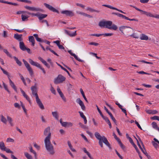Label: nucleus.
<instances>
[{
    "instance_id": "nucleus-8",
    "label": "nucleus",
    "mask_w": 159,
    "mask_h": 159,
    "mask_svg": "<svg viewBox=\"0 0 159 159\" xmlns=\"http://www.w3.org/2000/svg\"><path fill=\"white\" fill-rule=\"evenodd\" d=\"M23 62L26 67L28 70V71H29L30 75H33V72L32 69L30 67L29 64L24 59L23 60Z\"/></svg>"
},
{
    "instance_id": "nucleus-30",
    "label": "nucleus",
    "mask_w": 159,
    "mask_h": 159,
    "mask_svg": "<svg viewBox=\"0 0 159 159\" xmlns=\"http://www.w3.org/2000/svg\"><path fill=\"white\" fill-rule=\"evenodd\" d=\"M152 127L156 129L157 130L159 131V127H158L155 122H153L152 124Z\"/></svg>"
},
{
    "instance_id": "nucleus-44",
    "label": "nucleus",
    "mask_w": 159,
    "mask_h": 159,
    "mask_svg": "<svg viewBox=\"0 0 159 159\" xmlns=\"http://www.w3.org/2000/svg\"><path fill=\"white\" fill-rule=\"evenodd\" d=\"M109 116H110L111 119L113 121L114 123L116 125H117L116 124V121L113 115H112L111 113H110Z\"/></svg>"
},
{
    "instance_id": "nucleus-38",
    "label": "nucleus",
    "mask_w": 159,
    "mask_h": 159,
    "mask_svg": "<svg viewBox=\"0 0 159 159\" xmlns=\"http://www.w3.org/2000/svg\"><path fill=\"white\" fill-rule=\"evenodd\" d=\"M87 10H89L91 12H96L97 13H99L100 12L99 11L95 10L94 9L91 7H87Z\"/></svg>"
},
{
    "instance_id": "nucleus-22",
    "label": "nucleus",
    "mask_w": 159,
    "mask_h": 159,
    "mask_svg": "<svg viewBox=\"0 0 159 159\" xmlns=\"http://www.w3.org/2000/svg\"><path fill=\"white\" fill-rule=\"evenodd\" d=\"M20 48L22 51H24L26 50V47L25 46L24 43L21 41L20 42Z\"/></svg>"
},
{
    "instance_id": "nucleus-6",
    "label": "nucleus",
    "mask_w": 159,
    "mask_h": 159,
    "mask_svg": "<svg viewBox=\"0 0 159 159\" xmlns=\"http://www.w3.org/2000/svg\"><path fill=\"white\" fill-rule=\"evenodd\" d=\"M0 149L2 151H6L7 153H13L12 151L5 147L4 143L2 141L0 142Z\"/></svg>"
},
{
    "instance_id": "nucleus-20",
    "label": "nucleus",
    "mask_w": 159,
    "mask_h": 159,
    "mask_svg": "<svg viewBox=\"0 0 159 159\" xmlns=\"http://www.w3.org/2000/svg\"><path fill=\"white\" fill-rule=\"evenodd\" d=\"M47 16V14L39 13H38V17L39 20H41L45 18Z\"/></svg>"
},
{
    "instance_id": "nucleus-24",
    "label": "nucleus",
    "mask_w": 159,
    "mask_h": 159,
    "mask_svg": "<svg viewBox=\"0 0 159 159\" xmlns=\"http://www.w3.org/2000/svg\"><path fill=\"white\" fill-rule=\"evenodd\" d=\"M65 32L66 34H67L71 37H74L77 35L76 31H75L74 33H71L70 32L67 30H65Z\"/></svg>"
},
{
    "instance_id": "nucleus-39",
    "label": "nucleus",
    "mask_w": 159,
    "mask_h": 159,
    "mask_svg": "<svg viewBox=\"0 0 159 159\" xmlns=\"http://www.w3.org/2000/svg\"><path fill=\"white\" fill-rule=\"evenodd\" d=\"M21 19L23 21H25L28 20V18L29 16H26L25 15H22L21 16Z\"/></svg>"
},
{
    "instance_id": "nucleus-7",
    "label": "nucleus",
    "mask_w": 159,
    "mask_h": 159,
    "mask_svg": "<svg viewBox=\"0 0 159 159\" xmlns=\"http://www.w3.org/2000/svg\"><path fill=\"white\" fill-rule=\"evenodd\" d=\"M66 80V78L62 75H59L58 77L55 79L54 82L55 84H57L59 83H62Z\"/></svg>"
},
{
    "instance_id": "nucleus-14",
    "label": "nucleus",
    "mask_w": 159,
    "mask_h": 159,
    "mask_svg": "<svg viewBox=\"0 0 159 159\" xmlns=\"http://www.w3.org/2000/svg\"><path fill=\"white\" fill-rule=\"evenodd\" d=\"M128 27L122 26L120 27V30L124 34L126 35L128 30Z\"/></svg>"
},
{
    "instance_id": "nucleus-52",
    "label": "nucleus",
    "mask_w": 159,
    "mask_h": 159,
    "mask_svg": "<svg viewBox=\"0 0 159 159\" xmlns=\"http://www.w3.org/2000/svg\"><path fill=\"white\" fill-rule=\"evenodd\" d=\"M80 105L81 106V108L82 109V110H83V111L85 110V107L84 105L83 102H82L80 104Z\"/></svg>"
},
{
    "instance_id": "nucleus-2",
    "label": "nucleus",
    "mask_w": 159,
    "mask_h": 159,
    "mask_svg": "<svg viewBox=\"0 0 159 159\" xmlns=\"http://www.w3.org/2000/svg\"><path fill=\"white\" fill-rule=\"evenodd\" d=\"M98 25L101 28L105 27L110 30H116L118 28L117 26L112 24L111 21H105L104 20L100 21L98 23Z\"/></svg>"
},
{
    "instance_id": "nucleus-9",
    "label": "nucleus",
    "mask_w": 159,
    "mask_h": 159,
    "mask_svg": "<svg viewBox=\"0 0 159 159\" xmlns=\"http://www.w3.org/2000/svg\"><path fill=\"white\" fill-rule=\"evenodd\" d=\"M137 137L138 138L139 140V141L141 143L142 145L143 148H142V147L141 146V145H140V143H139V141H138V140L135 137V138L136 139V140H137V145H138V146L139 147V148H140V149L142 151V152L143 153H144V150H145V149L144 145V144H143V142H142V141L141 140L140 138L137 135Z\"/></svg>"
},
{
    "instance_id": "nucleus-13",
    "label": "nucleus",
    "mask_w": 159,
    "mask_h": 159,
    "mask_svg": "<svg viewBox=\"0 0 159 159\" xmlns=\"http://www.w3.org/2000/svg\"><path fill=\"white\" fill-rule=\"evenodd\" d=\"M31 89L32 92V94L33 95H34L35 96L36 99L38 98L39 96L37 93V89L35 85L34 86H32L31 87Z\"/></svg>"
},
{
    "instance_id": "nucleus-43",
    "label": "nucleus",
    "mask_w": 159,
    "mask_h": 159,
    "mask_svg": "<svg viewBox=\"0 0 159 159\" xmlns=\"http://www.w3.org/2000/svg\"><path fill=\"white\" fill-rule=\"evenodd\" d=\"M120 146L124 151H126V148L125 146L123 144L122 142L120 141Z\"/></svg>"
},
{
    "instance_id": "nucleus-18",
    "label": "nucleus",
    "mask_w": 159,
    "mask_h": 159,
    "mask_svg": "<svg viewBox=\"0 0 159 159\" xmlns=\"http://www.w3.org/2000/svg\"><path fill=\"white\" fill-rule=\"evenodd\" d=\"M22 34H15L14 35V38L19 41L20 42L22 40Z\"/></svg>"
},
{
    "instance_id": "nucleus-34",
    "label": "nucleus",
    "mask_w": 159,
    "mask_h": 159,
    "mask_svg": "<svg viewBox=\"0 0 159 159\" xmlns=\"http://www.w3.org/2000/svg\"><path fill=\"white\" fill-rule=\"evenodd\" d=\"M57 64V65L58 66H59L61 67V69L62 70H64L68 74L69 76H71L70 75L69 73V71L65 68L63 67L61 65H60V64H58L57 62H56Z\"/></svg>"
},
{
    "instance_id": "nucleus-45",
    "label": "nucleus",
    "mask_w": 159,
    "mask_h": 159,
    "mask_svg": "<svg viewBox=\"0 0 159 159\" xmlns=\"http://www.w3.org/2000/svg\"><path fill=\"white\" fill-rule=\"evenodd\" d=\"M112 135L114 137L115 139H116V140L118 142V143H119V138L117 137V136L115 133L113 132Z\"/></svg>"
},
{
    "instance_id": "nucleus-11",
    "label": "nucleus",
    "mask_w": 159,
    "mask_h": 159,
    "mask_svg": "<svg viewBox=\"0 0 159 159\" xmlns=\"http://www.w3.org/2000/svg\"><path fill=\"white\" fill-rule=\"evenodd\" d=\"M44 5L46 7V8H48L50 10L52 11L53 12H57L58 14L59 13V12L58 10L52 6L46 3H44Z\"/></svg>"
},
{
    "instance_id": "nucleus-56",
    "label": "nucleus",
    "mask_w": 159,
    "mask_h": 159,
    "mask_svg": "<svg viewBox=\"0 0 159 159\" xmlns=\"http://www.w3.org/2000/svg\"><path fill=\"white\" fill-rule=\"evenodd\" d=\"M158 113V111L155 110H152V111L151 112H148V113L150 114H157Z\"/></svg>"
},
{
    "instance_id": "nucleus-64",
    "label": "nucleus",
    "mask_w": 159,
    "mask_h": 159,
    "mask_svg": "<svg viewBox=\"0 0 159 159\" xmlns=\"http://www.w3.org/2000/svg\"><path fill=\"white\" fill-rule=\"evenodd\" d=\"M24 97L30 103L31 101L30 99L27 95H26Z\"/></svg>"
},
{
    "instance_id": "nucleus-48",
    "label": "nucleus",
    "mask_w": 159,
    "mask_h": 159,
    "mask_svg": "<svg viewBox=\"0 0 159 159\" xmlns=\"http://www.w3.org/2000/svg\"><path fill=\"white\" fill-rule=\"evenodd\" d=\"M138 61L139 62H143L148 64H153V63L152 62L146 61L143 60Z\"/></svg>"
},
{
    "instance_id": "nucleus-23",
    "label": "nucleus",
    "mask_w": 159,
    "mask_h": 159,
    "mask_svg": "<svg viewBox=\"0 0 159 159\" xmlns=\"http://www.w3.org/2000/svg\"><path fill=\"white\" fill-rule=\"evenodd\" d=\"M9 83L11 87L16 92H17V88L16 86L15 85L14 83L11 81V79H9Z\"/></svg>"
},
{
    "instance_id": "nucleus-51",
    "label": "nucleus",
    "mask_w": 159,
    "mask_h": 159,
    "mask_svg": "<svg viewBox=\"0 0 159 159\" xmlns=\"http://www.w3.org/2000/svg\"><path fill=\"white\" fill-rule=\"evenodd\" d=\"M80 105L81 106V108L82 109V110H83V111L85 110V107L84 105L83 102H82L80 104Z\"/></svg>"
},
{
    "instance_id": "nucleus-47",
    "label": "nucleus",
    "mask_w": 159,
    "mask_h": 159,
    "mask_svg": "<svg viewBox=\"0 0 159 159\" xmlns=\"http://www.w3.org/2000/svg\"><path fill=\"white\" fill-rule=\"evenodd\" d=\"M132 145L134 146V147L135 148L136 152H138L139 154H140V152H139L138 148L137 147L136 145L135 144V143L134 144Z\"/></svg>"
},
{
    "instance_id": "nucleus-59",
    "label": "nucleus",
    "mask_w": 159,
    "mask_h": 159,
    "mask_svg": "<svg viewBox=\"0 0 159 159\" xmlns=\"http://www.w3.org/2000/svg\"><path fill=\"white\" fill-rule=\"evenodd\" d=\"M48 68H49L50 67V65L47 63L46 61H45L43 63Z\"/></svg>"
},
{
    "instance_id": "nucleus-60",
    "label": "nucleus",
    "mask_w": 159,
    "mask_h": 159,
    "mask_svg": "<svg viewBox=\"0 0 159 159\" xmlns=\"http://www.w3.org/2000/svg\"><path fill=\"white\" fill-rule=\"evenodd\" d=\"M104 36H110L113 35V34L112 33H105V34H102Z\"/></svg>"
},
{
    "instance_id": "nucleus-63",
    "label": "nucleus",
    "mask_w": 159,
    "mask_h": 159,
    "mask_svg": "<svg viewBox=\"0 0 159 159\" xmlns=\"http://www.w3.org/2000/svg\"><path fill=\"white\" fill-rule=\"evenodd\" d=\"M152 145H153V146L156 148H157L158 146V144L155 143V142L154 141H152Z\"/></svg>"
},
{
    "instance_id": "nucleus-5",
    "label": "nucleus",
    "mask_w": 159,
    "mask_h": 159,
    "mask_svg": "<svg viewBox=\"0 0 159 159\" xmlns=\"http://www.w3.org/2000/svg\"><path fill=\"white\" fill-rule=\"evenodd\" d=\"M29 62L31 65L36 66L40 68L44 74L46 73V71L44 68H42L41 66L38 63L34 61L31 59H29Z\"/></svg>"
},
{
    "instance_id": "nucleus-21",
    "label": "nucleus",
    "mask_w": 159,
    "mask_h": 159,
    "mask_svg": "<svg viewBox=\"0 0 159 159\" xmlns=\"http://www.w3.org/2000/svg\"><path fill=\"white\" fill-rule=\"evenodd\" d=\"M50 127L48 126L44 130V134L46 136L48 134V135L49 134H51V133L50 132Z\"/></svg>"
},
{
    "instance_id": "nucleus-42",
    "label": "nucleus",
    "mask_w": 159,
    "mask_h": 159,
    "mask_svg": "<svg viewBox=\"0 0 159 159\" xmlns=\"http://www.w3.org/2000/svg\"><path fill=\"white\" fill-rule=\"evenodd\" d=\"M3 85L5 90H6L9 93H10V92L8 90L7 85L3 82Z\"/></svg>"
},
{
    "instance_id": "nucleus-35",
    "label": "nucleus",
    "mask_w": 159,
    "mask_h": 159,
    "mask_svg": "<svg viewBox=\"0 0 159 159\" xmlns=\"http://www.w3.org/2000/svg\"><path fill=\"white\" fill-rule=\"evenodd\" d=\"M67 143L68 144L69 148L72 151L74 152H76L75 150L73 148L71 144L70 141H67Z\"/></svg>"
},
{
    "instance_id": "nucleus-3",
    "label": "nucleus",
    "mask_w": 159,
    "mask_h": 159,
    "mask_svg": "<svg viewBox=\"0 0 159 159\" xmlns=\"http://www.w3.org/2000/svg\"><path fill=\"white\" fill-rule=\"evenodd\" d=\"M95 136L96 138L99 140V144L101 148L103 147V144L102 143V142H103L110 149H111V148L109 143L107 139L104 136H101L100 134L97 132L95 133Z\"/></svg>"
},
{
    "instance_id": "nucleus-53",
    "label": "nucleus",
    "mask_w": 159,
    "mask_h": 159,
    "mask_svg": "<svg viewBox=\"0 0 159 159\" xmlns=\"http://www.w3.org/2000/svg\"><path fill=\"white\" fill-rule=\"evenodd\" d=\"M73 57H74V58L77 61L80 62H83V61L81 60L75 54L74 55Z\"/></svg>"
},
{
    "instance_id": "nucleus-10",
    "label": "nucleus",
    "mask_w": 159,
    "mask_h": 159,
    "mask_svg": "<svg viewBox=\"0 0 159 159\" xmlns=\"http://www.w3.org/2000/svg\"><path fill=\"white\" fill-rule=\"evenodd\" d=\"M24 7L27 10L32 11H42V10L39 8H36L34 7H31L28 6H24Z\"/></svg>"
},
{
    "instance_id": "nucleus-55",
    "label": "nucleus",
    "mask_w": 159,
    "mask_h": 159,
    "mask_svg": "<svg viewBox=\"0 0 159 159\" xmlns=\"http://www.w3.org/2000/svg\"><path fill=\"white\" fill-rule=\"evenodd\" d=\"M147 157L148 159H151V157L150 156L148 155L146 150H144V153H143Z\"/></svg>"
},
{
    "instance_id": "nucleus-37",
    "label": "nucleus",
    "mask_w": 159,
    "mask_h": 159,
    "mask_svg": "<svg viewBox=\"0 0 159 159\" xmlns=\"http://www.w3.org/2000/svg\"><path fill=\"white\" fill-rule=\"evenodd\" d=\"M60 122L62 126L64 127H66L67 126V122H63L61 119L60 120Z\"/></svg>"
},
{
    "instance_id": "nucleus-58",
    "label": "nucleus",
    "mask_w": 159,
    "mask_h": 159,
    "mask_svg": "<svg viewBox=\"0 0 159 159\" xmlns=\"http://www.w3.org/2000/svg\"><path fill=\"white\" fill-rule=\"evenodd\" d=\"M81 136L84 139V140L87 142H89V141L86 138V136H84L83 134H81Z\"/></svg>"
},
{
    "instance_id": "nucleus-4",
    "label": "nucleus",
    "mask_w": 159,
    "mask_h": 159,
    "mask_svg": "<svg viewBox=\"0 0 159 159\" xmlns=\"http://www.w3.org/2000/svg\"><path fill=\"white\" fill-rule=\"evenodd\" d=\"M128 30L126 35L134 38L138 39L139 36L134 32V30L130 27H128Z\"/></svg>"
},
{
    "instance_id": "nucleus-50",
    "label": "nucleus",
    "mask_w": 159,
    "mask_h": 159,
    "mask_svg": "<svg viewBox=\"0 0 159 159\" xmlns=\"http://www.w3.org/2000/svg\"><path fill=\"white\" fill-rule=\"evenodd\" d=\"M6 142H14V140L11 138H7Z\"/></svg>"
},
{
    "instance_id": "nucleus-40",
    "label": "nucleus",
    "mask_w": 159,
    "mask_h": 159,
    "mask_svg": "<svg viewBox=\"0 0 159 159\" xmlns=\"http://www.w3.org/2000/svg\"><path fill=\"white\" fill-rule=\"evenodd\" d=\"M2 50H3V51L4 52H5L8 56L10 57H12L11 55L9 53L6 49L3 48Z\"/></svg>"
},
{
    "instance_id": "nucleus-16",
    "label": "nucleus",
    "mask_w": 159,
    "mask_h": 159,
    "mask_svg": "<svg viewBox=\"0 0 159 159\" xmlns=\"http://www.w3.org/2000/svg\"><path fill=\"white\" fill-rule=\"evenodd\" d=\"M60 41L59 40H57L53 41V43L57 44L59 49H64L65 48L62 45L60 44Z\"/></svg>"
},
{
    "instance_id": "nucleus-29",
    "label": "nucleus",
    "mask_w": 159,
    "mask_h": 159,
    "mask_svg": "<svg viewBox=\"0 0 159 159\" xmlns=\"http://www.w3.org/2000/svg\"><path fill=\"white\" fill-rule=\"evenodd\" d=\"M30 151V152L33 153L34 154V157L35 159H37V154L36 152L33 149L32 146H30L29 148Z\"/></svg>"
},
{
    "instance_id": "nucleus-49",
    "label": "nucleus",
    "mask_w": 159,
    "mask_h": 159,
    "mask_svg": "<svg viewBox=\"0 0 159 159\" xmlns=\"http://www.w3.org/2000/svg\"><path fill=\"white\" fill-rule=\"evenodd\" d=\"M103 34H91L89 35L90 36H95L97 37H99L103 35Z\"/></svg>"
},
{
    "instance_id": "nucleus-46",
    "label": "nucleus",
    "mask_w": 159,
    "mask_h": 159,
    "mask_svg": "<svg viewBox=\"0 0 159 159\" xmlns=\"http://www.w3.org/2000/svg\"><path fill=\"white\" fill-rule=\"evenodd\" d=\"M102 116V118L105 120V121L107 123V122L110 121L107 117L103 116V115H102V116Z\"/></svg>"
},
{
    "instance_id": "nucleus-54",
    "label": "nucleus",
    "mask_w": 159,
    "mask_h": 159,
    "mask_svg": "<svg viewBox=\"0 0 159 159\" xmlns=\"http://www.w3.org/2000/svg\"><path fill=\"white\" fill-rule=\"evenodd\" d=\"M2 36L4 38H6L8 37L7 36V32L6 31H4L3 32V34H2Z\"/></svg>"
},
{
    "instance_id": "nucleus-32",
    "label": "nucleus",
    "mask_w": 159,
    "mask_h": 159,
    "mask_svg": "<svg viewBox=\"0 0 159 159\" xmlns=\"http://www.w3.org/2000/svg\"><path fill=\"white\" fill-rule=\"evenodd\" d=\"M13 58L16 61V63L20 66L22 65V62L20 61L16 57H14Z\"/></svg>"
},
{
    "instance_id": "nucleus-57",
    "label": "nucleus",
    "mask_w": 159,
    "mask_h": 159,
    "mask_svg": "<svg viewBox=\"0 0 159 159\" xmlns=\"http://www.w3.org/2000/svg\"><path fill=\"white\" fill-rule=\"evenodd\" d=\"M28 13V14H29V15H31L32 16H36L38 17V13H31V12H29V13Z\"/></svg>"
},
{
    "instance_id": "nucleus-27",
    "label": "nucleus",
    "mask_w": 159,
    "mask_h": 159,
    "mask_svg": "<svg viewBox=\"0 0 159 159\" xmlns=\"http://www.w3.org/2000/svg\"><path fill=\"white\" fill-rule=\"evenodd\" d=\"M7 120L11 126H13L14 125L12 122V118L8 116H7Z\"/></svg>"
},
{
    "instance_id": "nucleus-28",
    "label": "nucleus",
    "mask_w": 159,
    "mask_h": 159,
    "mask_svg": "<svg viewBox=\"0 0 159 159\" xmlns=\"http://www.w3.org/2000/svg\"><path fill=\"white\" fill-rule=\"evenodd\" d=\"M140 39L141 40H147L148 39V37L147 35L142 34L141 35Z\"/></svg>"
},
{
    "instance_id": "nucleus-15",
    "label": "nucleus",
    "mask_w": 159,
    "mask_h": 159,
    "mask_svg": "<svg viewBox=\"0 0 159 159\" xmlns=\"http://www.w3.org/2000/svg\"><path fill=\"white\" fill-rule=\"evenodd\" d=\"M36 102L38 105H39V107L42 110L44 109V106L41 101L40 99L39 98H37L36 99Z\"/></svg>"
},
{
    "instance_id": "nucleus-31",
    "label": "nucleus",
    "mask_w": 159,
    "mask_h": 159,
    "mask_svg": "<svg viewBox=\"0 0 159 159\" xmlns=\"http://www.w3.org/2000/svg\"><path fill=\"white\" fill-rule=\"evenodd\" d=\"M52 114L53 117L57 120H58V115L57 111H54L52 112Z\"/></svg>"
},
{
    "instance_id": "nucleus-36",
    "label": "nucleus",
    "mask_w": 159,
    "mask_h": 159,
    "mask_svg": "<svg viewBox=\"0 0 159 159\" xmlns=\"http://www.w3.org/2000/svg\"><path fill=\"white\" fill-rule=\"evenodd\" d=\"M80 93H81L83 97L84 98V100H85V101L87 102H88V100H87L86 97L85 96L84 93L83 91V89H82L81 88L80 89Z\"/></svg>"
},
{
    "instance_id": "nucleus-41",
    "label": "nucleus",
    "mask_w": 159,
    "mask_h": 159,
    "mask_svg": "<svg viewBox=\"0 0 159 159\" xmlns=\"http://www.w3.org/2000/svg\"><path fill=\"white\" fill-rule=\"evenodd\" d=\"M120 109H121L122 110V111L125 114V116H127V111L124 108H122V105L120 104Z\"/></svg>"
},
{
    "instance_id": "nucleus-12",
    "label": "nucleus",
    "mask_w": 159,
    "mask_h": 159,
    "mask_svg": "<svg viewBox=\"0 0 159 159\" xmlns=\"http://www.w3.org/2000/svg\"><path fill=\"white\" fill-rule=\"evenodd\" d=\"M61 14H65L66 16H73L74 15V12L71 11L64 10L61 12Z\"/></svg>"
},
{
    "instance_id": "nucleus-26",
    "label": "nucleus",
    "mask_w": 159,
    "mask_h": 159,
    "mask_svg": "<svg viewBox=\"0 0 159 159\" xmlns=\"http://www.w3.org/2000/svg\"><path fill=\"white\" fill-rule=\"evenodd\" d=\"M0 120L5 124L7 123V120L6 118L2 115H0Z\"/></svg>"
},
{
    "instance_id": "nucleus-61",
    "label": "nucleus",
    "mask_w": 159,
    "mask_h": 159,
    "mask_svg": "<svg viewBox=\"0 0 159 159\" xmlns=\"http://www.w3.org/2000/svg\"><path fill=\"white\" fill-rule=\"evenodd\" d=\"M89 44L90 45H94L95 46H97L99 45L98 43L94 42H90L89 43Z\"/></svg>"
},
{
    "instance_id": "nucleus-1",
    "label": "nucleus",
    "mask_w": 159,
    "mask_h": 159,
    "mask_svg": "<svg viewBox=\"0 0 159 159\" xmlns=\"http://www.w3.org/2000/svg\"><path fill=\"white\" fill-rule=\"evenodd\" d=\"M50 139L51 134H49L44 139L45 145L46 150L49 152V154L53 155L55 153V151L54 147L50 142Z\"/></svg>"
},
{
    "instance_id": "nucleus-19",
    "label": "nucleus",
    "mask_w": 159,
    "mask_h": 159,
    "mask_svg": "<svg viewBox=\"0 0 159 159\" xmlns=\"http://www.w3.org/2000/svg\"><path fill=\"white\" fill-rule=\"evenodd\" d=\"M29 40L30 42L31 43V45L34 46L35 45V40L33 36H30L28 37Z\"/></svg>"
},
{
    "instance_id": "nucleus-62",
    "label": "nucleus",
    "mask_w": 159,
    "mask_h": 159,
    "mask_svg": "<svg viewBox=\"0 0 159 159\" xmlns=\"http://www.w3.org/2000/svg\"><path fill=\"white\" fill-rule=\"evenodd\" d=\"M77 102L78 103L79 105L82 103L83 102L81 100L80 98H78L76 100Z\"/></svg>"
},
{
    "instance_id": "nucleus-17",
    "label": "nucleus",
    "mask_w": 159,
    "mask_h": 159,
    "mask_svg": "<svg viewBox=\"0 0 159 159\" xmlns=\"http://www.w3.org/2000/svg\"><path fill=\"white\" fill-rule=\"evenodd\" d=\"M0 2L4 3L7 4H8L13 5H14L15 6H17L18 5V4L16 3H13L12 2H9L8 1H5L4 0H0Z\"/></svg>"
},
{
    "instance_id": "nucleus-33",
    "label": "nucleus",
    "mask_w": 159,
    "mask_h": 159,
    "mask_svg": "<svg viewBox=\"0 0 159 159\" xmlns=\"http://www.w3.org/2000/svg\"><path fill=\"white\" fill-rule=\"evenodd\" d=\"M24 155L27 159H33L32 156L28 152H25Z\"/></svg>"
},
{
    "instance_id": "nucleus-25",
    "label": "nucleus",
    "mask_w": 159,
    "mask_h": 159,
    "mask_svg": "<svg viewBox=\"0 0 159 159\" xmlns=\"http://www.w3.org/2000/svg\"><path fill=\"white\" fill-rule=\"evenodd\" d=\"M143 14H144L146 15L147 16H148L149 17H153L154 18V14L153 15L150 12H148L145 11H143Z\"/></svg>"
}]
</instances>
